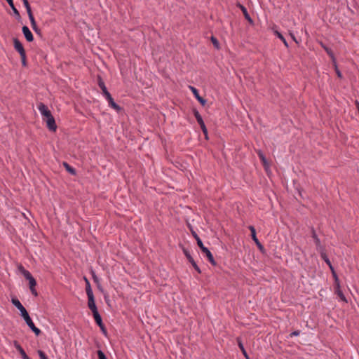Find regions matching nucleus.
I'll list each match as a JSON object with an SVG mask.
<instances>
[{
	"label": "nucleus",
	"instance_id": "22",
	"mask_svg": "<svg viewBox=\"0 0 359 359\" xmlns=\"http://www.w3.org/2000/svg\"><path fill=\"white\" fill-rule=\"evenodd\" d=\"M320 44L322 45V46L324 48L325 50L327 52V53L330 55V57L332 58V62H333V64L335 65V58H334V54L332 51V50L327 47V46H324L322 43H320Z\"/></svg>",
	"mask_w": 359,
	"mask_h": 359
},
{
	"label": "nucleus",
	"instance_id": "1",
	"mask_svg": "<svg viewBox=\"0 0 359 359\" xmlns=\"http://www.w3.org/2000/svg\"><path fill=\"white\" fill-rule=\"evenodd\" d=\"M194 236H195V238L196 239L197 245H198V247L200 248L201 251L206 255V257H207L208 259L209 260V262L212 264L215 265L216 263H215V261L214 259L213 255L211 253V252L208 249V248L204 246L202 241L201 240V238L196 234Z\"/></svg>",
	"mask_w": 359,
	"mask_h": 359
},
{
	"label": "nucleus",
	"instance_id": "6",
	"mask_svg": "<svg viewBox=\"0 0 359 359\" xmlns=\"http://www.w3.org/2000/svg\"><path fill=\"white\" fill-rule=\"evenodd\" d=\"M11 302L20 311V315L22 318L28 314L25 308L17 298H12Z\"/></svg>",
	"mask_w": 359,
	"mask_h": 359
},
{
	"label": "nucleus",
	"instance_id": "31",
	"mask_svg": "<svg viewBox=\"0 0 359 359\" xmlns=\"http://www.w3.org/2000/svg\"><path fill=\"white\" fill-rule=\"evenodd\" d=\"M11 8H12V10H13L14 14L15 15V16L17 18H20V13L17 10V8L15 7L14 4L13 5V6H11Z\"/></svg>",
	"mask_w": 359,
	"mask_h": 359
},
{
	"label": "nucleus",
	"instance_id": "15",
	"mask_svg": "<svg viewBox=\"0 0 359 359\" xmlns=\"http://www.w3.org/2000/svg\"><path fill=\"white\" fill-rule=\"evenodd\" d=\"M22 30V33H23L25 39H27V41L29 42L32 41L34 39L33 34L31 32V31L29 30V29L28 28V27L23 26Z\"/></svg>",
	"mask_w": 359,
	"mask_h": 359
},
{
	"label": "nucleus",
	"instance_id": "3",
	"mask_svg": "<svg viewBox=\"0 0 359 359\" xmlns=\"http://www.w3.org/2000/svg\"><path fill=\"white\" fill-rule=\"evenodd\" d=\"M194 116H195L198 123L200 125L203 134L205 135V138L208 139V130H207V128H206L205 123L203 120L202 116H201V114H199V112L197 110H195L194 111Z\"/></svg>",
	"mask_w": 359,
	"mask_h": 359
},
{
	"label": "nucleus",
	"instance_id": "5",
	"mask_svg": "<svg viewBox=\"0 0 359 359\" xmlns=\"http://www.w3.org/2000/svg\"><path fill=\"white\" fill-rule=\"evenodd\" d=\"M43 119L46 123V126L50 131L56 130L57 125L55 123V118L52 114H50V116H48L46 118H43Z\"/></svg>",
	"mask_w": 359,
	"mask_h": 359
},
{
	"label": "nucleus",
	"instance_id": "11",
	"mask_svg": "<svg viewBox=\"0 0 359 359\" xmlns=\"http://www.w3.org/2000/svg\"><path fill=\"white\" fill-rule=\"evenodd\" d=\"M37 109L41 114L43 116V118H46L51 114L50 111L43 103H39L37 106Z\"/></svg>",
	"mask_w": 359,
	"mask_h": 359
},
{
	"label": "nucleus",
	"instance_id": "27",
	"mask_svg": "<svg viewBox=\"0 0 359 359\" xmlns=\"http://www.w3.org/2000/svg\"><path fill=\"white\" fill-rule=\"evenodd\" d=\"M22 2H23V4L26 8V11H27V14H30V13H32V10H31V6L29 4V1L28 0H22Z\"/></svg>",
	"mask_w": 359,
	"mask_h": 359
},
{
	"label": "nucleus",
	"instance_id": "41",
	"mask_svg": "<svg viewBox=\"0 0 359 359\" xmlns=\"http://www.w3.org/2000/svg\"><path fill=\"white\" fill-rule=\"evenodd\" d=\"M6 1L8 2V4H9L10 6H13V5L14 4L13 0H6Z\"/></svg>",
	"mask_w": 359,
	"mask_h": 359
},
{
	"label": "nucleus",
	"instance_id": "33",
	"mask_svg": "<svg viewBox=\"0 0 359 359\" xmlns=\"http://www.w3.org/2000/svg\"><path fill=\"white\" fill-rule=\"evenodd\" d=\"M103 95L104 96L105 99L109 101L110 99L112 98L111 94L109 93V91H106L105 93H102Z\"/></svg>",
	"mask_w": 359,
	"mask_h": 359
},
{
	"label": "nucleus",
	"instance_id": "40",
	"mask_svg": "<svg viewBox=\"0 0 359 359\" xmlns=\"http://www.w3.org/2000/svg\"><path fill=\"white\" fill-rule=\"evenodd\" d=\"M22 63L23 66H26V53H25V57H21Z\"/></svg>",
	"mask_w": 359,
	"mask_h": 359
},
{
	"label": "nucleus",
	"instance_id": "7",
	"mask_svg": "<svg viewBox=\"0 0 359 359\" xmlns=\"http://www.w3.org/2000/svg\"><path fill=\"white\" fill-rule=\"evenodd\" d=\"M183 252L184 254V255L186 256V257L187 258V259L189 260V262L191 264V265L193 266V267L194 268V269L198 273H201V271L200 269V268L198 267V266L197 265V264L196 263V262L194 260L193 257H191V255H190L189 252L186 250V249H184L183 250Z\"/></svg>",
	"mask_w": 359,
	"mask_h": 359
},
{
	"label": "nucleus",
	"instance_id": "20",
	"mask_svg": "<svg viewBox=\"0 0 359 359\" xmlns=\"http://www.w3.org/2000/svg\"><path fill=\"white\" fill-rule=\"evenodd\" d=\"M320 256L321 258L325 261V262L329 266L330 268H332V265L327 255L323 250H320Z\"/></svg>",
	"mask_w": 359,
	"mask_h": 359
},
{
	"label": "nucleus",
	"instance_id": "2",
	"mask_svg": "<svg viewBox=\"0 0 359 359\" xmlns=\"http://www.w3.org/2000/svg\"><path fill=\"white\" fill-rule=\"evenodd\" d=\"M19 269L24 276V277L29 281V289L35 287L36 285V281L32 276L30 272L26 270L23 266H20Z\"/></svg>",
	"mask_w": 359,
	"mask_h": 359
},
{
	"label": "nucleus",
	"instance_id": "23",
	"mask_svg": "<svg viewBox=\"0 0 359 359\" xmlns=\"http://www.w3.org/2000/svg\"><path fill=\"white\" fill-rule=\"evenodd\" d=\"M274 34H276V36L279 38L284 43V45L286 46V47H288V43L287 42V41L285 40V37L283 36V34L281 33H280L277 30H275L274 31Z\"/></svg>",
	"mask_w": 359,
	"mask_h": 359
},
{
	"label": "nucleus",
	"instance_id": "43",
	"mask_svg": "<svg viewBox=\"0 0 359 359\" xmlns=\"http://www.w3.org/2000/svg\"><path fill=\"white\" fill-rule=\"evenodd\" d=\"M315 242H316V245H317V243L319 242V240H318V239H317V238H316V237Z\"/></svg>",
	"mask_w": 359,
	"mask_h": 359
},
{
	"label": "nucleus",
	"instance_id": "4",
	"mask_svg": "<svg viewBox=\"0 0 359 359\" xmlns=\"http://www.w3.org/2000/svg\"><path fill=\"white\" fill-rule=\"evenodd\" d=\"M23 318L26 322L27 325H28V327L34 332V334L36 336L39 335L41 333V330L35 326L29 313L24 316Z\"/></svg>",
	"mask_w": 359,
	"mask_h": 359
},
{
	"label": "nucleus",
	"instance_id": "25",
	"mask_svg": "<svg viewBox=\"0 0 359 359\" xmlns=\"http://www.w3.org/2000/svg\"><path fill=\"white\" fill-rule=\"evenodd\" d=\"M63 165H64L65 168H66L67 171H68L69 173H71L72 175L76 174L75 169L73 168L72 167H71L67 163L64 162Z\"/></svg>",
	"mask_w": 359,
	"mask_h": 359
},
{
	"label": "nucleus",
	"instance_id": "29",
	"mask_svg": "<svg viewBox=\"0 0 359 359\" xmlns=\"http://www.w3.org/2000/svg\"><path fill=\"white\" fill-rule=\"evenodd\" d=\"M97 356L99 359H107L105 354L101 350L97 351Z\"/></svg>",
	"mask_w": 359,
	"mask_h": 359
},
{
	"label": "nucleus",
	"instance_id": "17",
	"mask_svg": "<svg viewBox=\"0 0 359 359\" xmlns=\"http://www.w3.org/2000/svg\"><path fill=\"white\" fill-rule=\"evenodd\" d=\"M334 290H335L336 294L340 298V299L342 302H347V300L341 290V287H335Z\"/></svg>",
	"mask_w": 359,
	"mask_h": 359
},
{
	"label": "nucleus",
	"instance_id": "12",
	"mask_svg": "<svg viewBox=\"0 0 359 359\" xmlns=\"http://www.w3.org/2000/svg\"><path fill=\"white\" fill-rule=\"evenodd\" d=\"M88 306L92 313L97 311V309L95 304L94 295L88 296Z\"/></svg>",
	"mask_w": 359,
	"mask_h": 359
},
{
	"label": "nucleus",
	"instance_id": "30",
	"mask_svg": "<svg viewBox=\"0 0 359 359\" xmlns=\"http://www.w3.org/2000/svg\"><path fill=\"white\" fill-rule=\"evenodd\" d=\"M38 354H39L40 359H48L47 356L46 355V354L44 353L43 351L39 350Z\"/></svg>",
	"mask_w": 359,
	"mask_h": 359
},
{
	"label": "nucleus",
	"instance_id": "32",
	"mask_svg": "<svg viewBox=\"0 0 359 359\" xmlns=\"http://www.w3.org/2000/svg\"><path fill=\"white\" fill-rule=\"evenodd\" d=\"M238 346H239V348L241 349V351H242V352H243V355H244L246 358H248L246 351L245 350V348H244V346H243V344H242L241 342H239V343H238Z\"/></svg>",
	"mask_w": 359,
	"mask_h": 359
},
{
	"label": "nucleus",
	"instance_id": "16",
	"mask_svg": "<svg viewBox=\"0 0 359 359\" xmlns=\"http://www.w3.org/2000/svg\"><path fill=\"white\" fill-rule=\"evenodd\" d=\"M238 7L241 8V10L242 11V12H243V15H244V16H245V19H246V20H247L250 23H251V24H252V23L253 22V21H252V20L251 17L250 16V15H249V13H248V11H247V8H246L244 6H243V5H241V4H238Z\"/></svg>",
	"mask_w": 359,
	"mask_h": 359
},
{
	"label": "nucleus",
	"instance_id": "19",
	"mask_svg": "<svg viewBox=\"0 0 359 359\" xmlns=\"http://www.w3.org/2000/svg\"><path fill=\"white\" fill-rule=\"evenodd\" d=\"M84 279H85V281H86V292L87 296H92V295H93V290H92L90 282L88 281V280L86 278H84Z\"/></svg>",
	"mask_w": 359,
	"mask_h": 359
},
{
	"label": "nucleus",
	"instance_id": "10",
	"mask_svg": "<svg viewBox=\"0 0 359 359\" xmlns=\"http://www.w3.org/2000/svg\"><path fill=\"white\" fill-rule=\"evenodd\" d=\"M248 229L251 231V236H252V240L255 241V243H256L258 248L260 250H262L264 249V247L261 244V243L259 241L258 238H257L256 230H255V227L253 226H249Z\"/></svg>",
	"mask_w": 359,
	"mask_h": 359
},
{
	"label": "nucleus",
	"instance_id": "18",
	"mask_svg": "<svg viewBox=\"0 0 359 359\" xmlns=\"http://www.w3.org/2000/svg\"><path fill=\"white\" fill-rule=\"evenodd\" d=\"M109 106L114 109H115L116 111H119L121 110V108L119 105H118L114 101V99L111 98L108 101Z\"/></svg>",
	"mask_w": 359,
	"mask_h": 359
},
{
	"label": "nucleus",
	"instance_id": "38",
	"mask_svg": "<svg viewBox=\"0 0 359 359\" xmlns=\"http://www.w3.org/2000/svg\"><path fill=\"white\" fill-rule=\"evenodd\" d=\"M334 65V67H335L336 73H337V74L338 77L341 78V76H342L341 73V72L338 69V68H337V65L335 64V65Z\"/></svg>",
	"mask_w": 359,
	"mask_h": 359
},
{
	"label": "nucleus",
	"instance_id": "42",
	"mask_svg": "<svg viewBox=\"0 0 359 359\" xmlns=\"http://www.w3.org/2000/svg\"><path fill=\"white\" fill-rule=\"evenodd\" d=\"M290 36H291V37L292 38V39H293V40H294L297 43H298V41H297V39H296L295 36H294V34H290Z\"/></svg>",
	"mask_w": 359,
	"mask_h": 359
},
{
	"label": "nucleus",
	"instance_id": "39",
	"mask_svg": "<svg viewBox=\"0 0 359 359\" xmlns=\"http://www.w3.org/2000/svg\"><path fill=\"white\" fill-rule=\"evenodd\" d=\"M30 291L32 292V294L33 295H34L35 297H36L38 295V292L36 290L35 287H33V288H30Z\"/></svg>",
	"mask_w": 359,
	"mask_h": 359
},
{
	"label": "nucleus",
	"instance_id": "28",
	"mask_svg": "<svg viewBox=\"0 0 359 359\" xmlns=\"http://www.w3.org/2000/svg\"><path fill=\"white\" fill-rule=\"evenodd\" d=\"M211 41H212V43H213V45H214V46H215L216 48H217V49H218V48H219V42H218L217 39L215 37L212 36V37H211Z\"/></svg>",
	"mask_w": 359,
	"mask_h": 359
},
{
	"label": "nucleus",
	"instance_id": "21",
	"mask_svg": "<svg viewBox=\"0 0 359 359\" xmlns=\"http://www.w3.org/2000/svg\"><path fill=\"white\" fill-rule=\"evenodd\" d=\"M257 154L259 158H260V160L262 161L263 165L266 167L267 165V161H266V158L265 156L264 155L263 152L261 150H258L257 151Z\"/></svg>",
	"mask_w": 359,
	"mask_h": 359
},
{
	"label": "nucleus",
	"instance_id": "8",
	"mask_svg": "<svg viewBox=\"0 0 359 359\" xmlns=\"http://www.w3.org/2000/svg\"><path fill=\"white\" fill-rule=\"evenodd\" d=\"M13 45H14L15 49L20 55V57H25V50L24 49V47H23L22 43L18 39H14V40H13Z\"/></svg>",
	"mask_w": 359,
	"mask_h": 359
},
{
	"label": "nucleus",
	"instance_id": "14",
	"mask_svg": "<svg viewBox=\"0 0 359 359\" xmlns=\"http://www.w3.org/2000/svg\"><path fill=\"white\" fill-rule=\"evenodd\" d=\"M191 90L192 91L194 97L196 98V100L202 104V105H205V103H206V100L205 99H203L202 97L200 96L199 95V93L198 91V90L195 88V87H193V86H190L189 87Z\"/></svg>",
	"mask_w": 359,
	"mask_h": 359
},
{
	"label": "nucleus",
	"instance_id": "36",
	"mask_svg": "<svg viewBox=\"0 0 359 359\" xmlns=\"http://www.w3.org/2000/svg\"><path fill=\"white\" fill-rule=\"evenodd\" d=\"M300 332L298 330L294 331L290 334V337H292L293 336H298L299 335Z\"/></svg>",
	"mask_w": 359,
	"mask_h": 359
},
{
	"label": "nucleus",
	"instance_id": "9",
	"mask_svg": "<svg viewBox=\"0 0 359 359\" xmlns=\"http://www.w3.org/2000/svg\"><path fill=\"white\" fill-rule=\"evenodd\" d=\"M93 317L95 318V320L96 323L100 327V329L102 331V332L104 334H107V331L105 330L104 324L102 323V318H101L98 311H96V312L93 313Z\"/></svg>",
	"mask_w": 359,
	"mask_h": 359
},
{
	"label": "nucleus",
	"instance_id": "26",
	"mask_svg": "<svg viewBox=\"0 0 359 359\" xmlns=\"http://www.w3.org/2000/svg\"><path fill=\"white\" fill-rule=\"evenodd\" d=\"M98 86L101 88L102 93L107 91V87H106L104 81L100 78L99 79V81H98Z\"/></svg>",
	"mask_w": 359,
	"mask_h": 359
},
{
	"label": "nucleus",
	"instance_id": "24",
	"mask_svg": "<svg viewBox=\"0 0 359 359\" xmlns=\"http://www.w3.org/2000/svg\"><path fill=\"white\" fill-rule=\"evenodd\" d=\"M29 19L31 22L32 27L34 30L36 31V23L32 13L28 15Z\"/></svg>",
	"mask_w": 359,
	"mask_h": 359
},
{
	"label": "nucleus",
	"instance_id": "13",
	"mask_svg": "<svg viewBox=\"0 0 359 359\" xmlns=\"http://www.w3.org/2000/svg\"><path fill=\"white\" fill-rule=\"evenodd\" d=\"M15 348L18 351L22 359H31L25 353V350L22 348L17 341H13Z\"/></svg>",
	"mask_w": 359,
	"mask_h": 359
},
{
	"label": "nucleus",
	"instance_id": "37",
	"mask_svg": "<svg viewBox=\"0 0 359 359\" xmlns=\"http://www.w3.org/2000/svg\"><path fill=\"white\" fill-rule=\"evenodd\" d=\"M330 270L332 271V274L333 278H334V279L335 280H336V277H338V276H337V273H336V272L334 271V269L333 266H332V268H330Z\"/></svg>",
	"mask_w": 359,
	"mask_h": 359
},
{
	"label": "nucleus",
	"instance_id": "34",
	"mask_svg": "<svg viewBox=\"0 0 359 359\" xmlns=\"http://www.w3.org/2000/svg\"><path fill=\"white\" fill-rule=\"evenodd\" d=\"M93 280L95 283H96L97 284H98V287H100V285H99V278L93 273Z\"/></svg>",
	"mask_w": 359,
	"mask_h": 359
},
{
	"label": "nucleus",
	"instance_id": "44",
	"mask_svg": "<svg viewBox=\"0 0 359 359\" xmlns=\"http://www.w3.org/2000/svg\"><path fill=\"white\" fill-rule=\"evenodd\" d=\"M313 236H314V231L312 229Z\"/></svg>",
	"mask_w": 359,
	"mask_h": 359
},
{
	"label": "nucleus",
	"instance_id": "35",
	"mask_svg": "<svg viewBox=\"0 0 359 359\" xmlns=\"http://www.w3.org/2000/svg\"><path fill=\"white\" fill-rule=\"evenodd\" d=\"M334 288L340 287V283L338 277H336V280H334Z\"/></svg>",
	"mask_w": 359,
	"mask_h": 359
}]
</instances>
